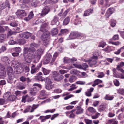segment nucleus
I'll list each match as a JSON object with an SVG mask.
<instances>
[{
	"label": "nucleus",
	"mask_w": 124,
	"mask_h": 124,
	"mask_svg": "<svg viewBox=\"0 0 124 124\" xmlns=\"http://www.w3.org/2000/svg\"><path fill=\"white\" fill-rule=\"evenodd\" d=\"M47 25V24L46 23H44L41 26L40 31H43V29L45 28ZM44 30L45 31V32H44L41 36V39L43 41L44 45L46 46L49 43V33L48 32L46 31V30L44 29Z\"/></svg>",
	"instance_id": "1"
},
{
	"label": "nucleus",
	"mask_w": 124,
	"mask_h": 124,
	"mask_svg": "<svg viewBox=\"0 0 124 124\" xmlns=\"http://www.w3.org/2000/svg\"><path fill=\"white\" fill-rule=\"evenodd\" d=\"M24 59L25 61L27 63H30L32 59H34L33 62L35 63L37 62L39 60L40 57L39 55L37 54H33L28 53L25 54L24 55Z\"/></svg>",
	"instance_id": "2"
},
{
	"label": "nucleus",
	"mask_w": 124,
	"mask_h": 124,
	"mask_svg": "<svg viewBox=\"0 0 124 124\" xmlns=\"http://www.w3.org/2000/svg\"><path fill=\"white\" fill-rule=\"evenodd\" d=\"M38 105L33 104L32 107L30 106H28L24 110V113H26L27 112H32L34 111L35 109L38 107Z\"/></svg>",
	"instance_id": "3"
},
{
	"label": "nucleus",
	"mask_w": 124,
	"mask_h": 124,
	"mask_svg": "<svg viewBox=\"0 0 124 124\" xmlns=\"http://www.w3.org/2000/svg\"><path fill=\"white\" fill-rule=\"evenodd\" d=\"M16 14L18 17L22 18L25 16L27 13L24 10H19L16 13Z\"/></svg>",
	"instance_id": "4"
},
{
	"label": "nucleus",
	"mask_w": 124,
	"mask_h": 124,
	"mask_svg": "<svg viewBox=\"0 0 124 124\" xmlns=\"http://www.w3.org/2000/svg\"><path fill=\"white\" fill-rule=\"evenodd\" d=\"M7 7L8 8H10V4L8 1H7L2 4H0V11L5 9Z\"/></svg>",
	"instance_id": "5"
},
{
	"label": "nucleus",
	"mask_w": 124,
	"mask_h": 124,
	"mask_svg": "<svg viewBox=\"0 0 124 124\" xmlns=\"http://www.w3.org/2000/svg\"><path fill=\"white\" fill-rule=\"evenodd\" d=\"M83 111V109L81 107L78 106L76 107V109L72 110L71 112H74V111H75V114L78 115L82 113Z\"/></svg>",
	"instance_id": "6"
},
{
	"label": "nucleus",
	"mask_w": 124,
	"mask_h": 124,
	"mask_svg": "<svg viewBox=\"0 0 124 124\" xmlns=\"http://www.w3.org/2000/svg\"><path fill=\"white\" fill-rule=\"evenodd\" d=\"M82 60L85 62H88L89 65L90 66L95 65L97 63V61L96 60H95L92 59V60H90L82 59Z\"/></svg>",
	"instance_id": "7"
},
{
	"label": "nucleus",
	"mask_w": 124,
	"mask_h": 124,
	"mask_svg": "<svg viewBox=\"0 0 124 124\" xmlns=\"http://www.w3.org/2000/svg\"><path fill=\"white\" fill-rule=\"evenodd\" d=\"M81 34L79 33L74 32H71L69 36L70 39H75L77 37L80 36Z\"/></svg>",
	"instance_id": "8"
},
{
	"label": "nucleus",
	"mask_w": 124,
	"mask_h": 124,
	"mask_svg": "<svg viewBox=\"0 0 124 124\" xmlns=\"http://www.w3.org/2000/svg\"><path fill=\"white\" fill-rule=\"evenodd\" d=\"M51 58L52 56L51 54L49 53H47L44 59V64H46L49 63Z\"/></svg>",
	"instance_id": "9"
},
{
	"label": "nucleus",
	"mask_w": 124,
	"mask_h": 124,
	"mask_svg": "<svg viewBox=\"0 0 124 124\" xmlns=\"http://www.w3.org/2000/svg\"><path fill=\"white\" fill-rule=\"evenodd\" d=\"M31 35V34L28 32H24L20 34L21 37L26 39H28Z\"/></svg>",
	"instance_id": "10"
},
{
	"label": "nucleus",
	"mask_w": 124,
	"mask_h": 124,
	"mask_svg": "<svg viewBox=\"0 0 124 124\" xmlns=\"http://www.w3.org/2000/svg\"><path fill=\"white\" fill-rule=\"evenodd\" d=\"M114 11V9L113 8H110L107 11L106 13V16L107 18H108L112 14Z\"/></svg>",
	"instance_id": "11"
},
{
	"label": "nucleus",
	"mask_w": 124,
	"mask_h": 124,
	"mask_svg": "<svg viewBox=\"0 0 124 124\" xmlns=\"http://www.w3.org/2000/svg\"><path fill=\"white\" fill-rule=\"evenodd\" d=\"M30 46L29 49L31 51H34L35 50L34 47H38L39 46V45L34 43H32L30 44Z\"/></svg>",
	"instance_id": "12"
},
{
	"label": "nucleus",
	"mask_w": 124,
	"mask_h": 124,
	"mask_svg": "<svg viewBox=\"0 0 124 124\" xmlns=\"http://www.w3.org/2000/svg\"><path fill=\"white\" fill-rule=\"evenodd\" d=\"M49 11V9L47 6H45L42 11L41 15H45L48 13Z\"/></svg>",
	"instance_id": "13"
},
{
	"label": "nucleus",
	"mask_w": 124,
	"mask_h": 124,
	"mask_svg": "<svg viewBox=\"0 0 124 124\" xmlns=\"http://www.w3.org/2000/svg\"><path fill=\"white\" fill-rule=\"evenodd\" d=\"M8 79L9 80L8 81L10 83H12L13 82V80L15 78L14 74L12 73H9L8 74Z\"/></svg>",
	"instance_id": "14"
},
{
	"label": "nucleus",
	"mask_w": 124,
	"mask_h": 124,
	"mask_svg": "<svg viewBox=\"0 0 124 124\" xmlns=\"http://www.w3.org/2000/svg\"><path fill=\"white\" fill-rule=\"evenodd\" d=\"M93 11V10L92 9H88L85 11L83 16H88L92 13Z\"/></svg>",
	"instance_id": "15"
},
{
	"label": "nucleus",
	"mask_w": 124,
	"mask_h": 124,
	"mask_svg": "<svg viewBox=\"0 0 124 124\" xmlns=\"http://www.w3.org/2000/svg\"><path fill=\"white\" fill-rule=\"evenodd\" d=\"M58 23V18L56 16L54 17L53 20L51 22V24L52 25L56 24L57 23Z\"/></svg>",
	"instance_id": "16"
},
{
	"label": "nucleus",
	"mask_w": 124,
	"mask_h": 124,
	"mask_svg": "<svg viewBox=\"0 0 124 124\" xmlns=\"http://www.w3.org/2000/svg\"><path fill=\"white\" fill-rule=\"evenodd\" d=\"M107 107L106 104L100 105L99 107L98 110L99 111L101 112L104 111Z\"/></svg>",
	"instance_id": "17"
},
{
	"label": "nucleus",
	"mask_w": 124,
	"mask_h": 124,
	"mask_svg": "<svg viewBox=\"0 0 124 124\" xmlns=\"http://www.w3.org/2000/svg\"><path fill=\"white\" fill-rule=\"evenodd\" d=\"M20 64L17 61L15 60H13L12 61V65L14 68L16 69L19 65Z\"/></svg>",
	"instance_id": "18"
},
{
	"label": "nucleus",
	"mask_w": 124,
	"mask_h": 124,
	"mask_svg": "<svg viewBox=\"0 0 124 124\" xmlns=\"http://www.w3.org/2000/svg\"><path fill=\"white\" fill-rule=\"evenodd\" d=\"M16 70L17 71L20 73H22L24 71V69L23 68L20 64L18 66V67H16Z\"/></svg>",
	"instance_id": "19"
},
{
	"label": "nucleus",
	"mask_w": 124,
	"mask_h": 124,
	"mask_svg": "<svg viewBox=\"0 0 124 124\" xmlns=\"http://www.w3.org/2000/svg\"><path fill=\"white\" fill-rule=\"evenodd\" d=\"M11 95L10 93L9 92H7L5 93L3 96L4 98L6 100H9Z\"/></svg>",
	"instance_id": "20"
},
{
	"label": "nucleus",
	"mask_w": 124,
	"mask_h": 124,
	"mask_svg": "<svg viewBox=\"0 0 124 124\" xmlns=\"http://www.w3.org/2000/svg\"><path fill=\"white\" fill-rule=\"evenodd\" d=\"M102 82V81L101 80L99 79H96L94 81V83L92 84V86L94 87L99 84L101 83Z\"/></svg>",
	"instance_id": "21"
},
{
	"label": "nucleus",
	"mask_w": 124,
	"mask_h": 124,
	"mask_svg": "<svg viewBox=\"0 0 124 124\" xmlns=\"http://www.w3.org/2000/svg\"><path fill=\"white\" fill-rule=\"evenodd\" d=\"M58 55V53L57 52H55L54 54L51 61L50 62L51 64V65H53L54 62L55 61L56 58Z\"/></svg>",
	"instance_id": "22"
},
{
	"label": "nucleus",
	"mask_w": 124,
	"mask_h": 124,
	"mask_svg": "<svg viewBox=\"0 0 124 124\" xmlns=\"http://www.w3.org/2000/svg\"><path fill=\"white\" fill-rule=\"evenodd\" d=\"M39 69V67L37 66L34 68H32L31 70V73L32 74H33L36 73L38 70Z\"/></svg>",
	"instance_id": "23"
},
{
	"label": "nucleus",
	"mask_w": 124,
	"mask_h": 124,
	"mask_svg": "<svg viewBox=\"0 0 124 124\" xmlns=\"http://www.w3.org/2000/svg\"><path fill=\"white\" fill-rule=\"evenodd\" d=\"M35 78L36 79L41 81H43L44 80L42 79V77L41 75H36L35 76Z\"/></svg>",
	"instance_id": "24"
},
{
	"label": "nucleus",
	"mask_w": 124,
	"mask_h": 124,
	"mask_svg": "<svg viewBox=\"0 0 124 124\" xmlns=\"http://www.w3.org/2000/svg\"><path fill=\"white\" fill-rule=\"evenodd\" d=\"M17 41V42L20 44L23 45L26 43V41L23 39H19Z\"/></svg>",
	"instance_id": "25"
},
{
	"label": "nucleus",
	"mask_w": 124,
	"mask_h": 124,
	"mask_svg": "<svg viewBox=\"0 0 124 124\" xmlns=\"http://www.w3.org/2000/svg\"><path fill=\"white\" fill-rule=\"evenodd\" d=\"M2 60L6 63H9L10 62V60L7 57H4L2 58Z\"/></svg>",
	"instance_id": "26"
},
{
	"label": "nucleus",
	"mask_w": 124,
	"mask_h": 124,
	"mask_svg": "<svg viewBox=\"0 0 124 124\" xmlns=\"http://www.w3.org/2000/svg\"><path fill=\"white\" fill-rule=\"evenodd\" d=\"M70 21V18L68 17H67L64 20L63 24L64 25H66L68 24Z\"/></svg>",
	"instance_id": "27"
},
{
	"label": "nucleus",
	"mask_w": 124,
	"mask_h": 124,
	"mask_svg": "<svg viewBox=\"0 0 124 124\" xmlns=\"http://www.w3.org/2000/svg\"><path fill=\"white\" fill-rule=\"evenodd\" d=\"M42 70L43 73L45 75L48 74L50 72L49 70L43 68H42Z\"/></svg>",
	"instance_id": "28"
},
{
	"label": "nucleus",
	"mask_w": 124,
	"mask_h": 124,
	"mask_svg": "<svg viewBox=\"0 0 124 124\" xmlns=\"http://www.w3.org/2000/svg\"><path fill=\"white\" fill-rule=\"evenodd\" d=\"M103 50L107 52H110V51L113 50L111 47L109 46H107L105 48L103 49Z\"/></svg>",
	"instance_id": "29"
},
{
	"label": "nucleus",
	"mask_w": 124,
	"mask_h": 124,
	"mask_svg": "<svg viewBox=\"0 0 124 124\" xmlns=\"http://www.w3.org/2000/svg\"><path fill=\"white\" fill-rule=\"evenodd\" d=\"M51 32L53 35H55L57 34L58 30L56 28H53Z\"/></svg>",
	"instance_id": "30"
},
{
	"label": "nucleus",
	"mask_w": 124,
	"mask_h": 124,
	"mask_svg": "<svg viewBox=\"0 0 124 124\" xmlns=\"http://www.w3.org/2000/svg\"><path fill=\"white\" fill-rule=\"evenodd\" d=\"M53 77L55 80V78H57L59 76V73L56 71H54L53 72Z\"/></svg>",
	"instance_id": "31"
},
{
	"label": "nucleus",
	"mask_w": 124,
	"mask_h": 124,
	"mask_svg": "<svg viewBox=\"0 0 124 124\" xmlns=\"http://www.w3.org/2000/svg\"><path fill=\"white\" fill-rule=\"evenodd\" d=\"M114 98L113 96H110L109 95H106L104 98V99L107 100H112Z\"/></svg>",
	"instance_id": "32"
},
{
	"label": "nucleus",
	"mask_w": 124,
	"mask_h": 124,
	"mask_svg": "<svg viewBox=\"0 0 124 124\" xmlns=\"http://www.w3.org/2000/svg\"><path fill=\"white\" fill-rule=\"evenodd\" d=\"M71 59L69 58L65 57L64 58L63 62L65 63L71 62Z\"/></svg>",
	"instance_id": "33"
},
{
	"label": "nucleus",
	"mask_w": 124,
	"mask_h": 124,
	"mask_svg": "<svg viewBox=\"0 0 124 124\" xmlns=\"http://www.w3.org/2000/svg\"><path fill=\"white\" fill-rule=\"evenodd\" d=\"M43 52V50L41 49H39L37 50L36 52V54L39 55L41 57V55L42 54Z\"/></svg>",
	"instance_id": "34"
},
{
	"label": "nucleus",
	"mask_w": 124,
	"mask_h": 124,
	"mask_svg": "<svg viewBox=\"0 0 124 124\" xmlns=\"http://www.w3.org/2000/svg\"><path fill=\"white\" fill-rule=\"evenodd\" d=\"M73 65L76 67L79 68L80 69H82L84 70H86V69L85 68H84L81 65H78L76 64H73Z\"/></svg>",
	"instance_id": "35"
},
{
	"label": "nucleus",
	"mask_w": 124,
	"mask_h": 124,
	"mask_svg": "<svg viewBox=\"0 0 124 124\" xmlns=\"http://www.w3.org/2000/svg\"><path fill=\"white\" fill-rule=\"evenodd\" d=\"M13 49L16 52L18 53L21 52V48L19 47L14 48Z\"/></svg>",
	"instance_id": "36"
},
{
	"label": "nucleus",
	"mask_w": 124,
	"mask_h": 124,
	"mask_svg": "<svg viewBox=\"0 0 124 124\" xmlns=\"http://www.w3.org/2000/svg\"><path fill=\"white\" fill-rule=\"evenodd\" d=\"M75 80V77L74 76H70L69 79V81L71 83L73 82Z\"/></svg>",
	"instance_id": "37"
},
{
	"label": "nucleus",
	"mask_w": 124,
	"mask_h": 124,
	"mask_svg": "<svg viewBox=\"0 0 124 124\" xmlns=\"http://www.w3.org/2000/svg\"><path fill=\"white\" fill-rule=\"evenodd\" d=\"M53 87V86L50 84L46 85V89L48 90L51 89Z\"/></svg>",
	"instance_id": "38"
},
{
	"label": "nucleus",
	"mask_w": 124,
	"mask_h": 124,
	"mask_svg": "<svg viewBox=\"0 0 124 124\" xmlns=\"http://www.w3.org/2000/svg\"><path fill=\"white\" fill-rule=\"evenodd\" d=\"M113 82L115 85L116 86H118L120 85L119 82L116 79L114 80L113 81Z\"/></svg>",
	"instance_id": "39"
},
{
	"label": "nucleus",
	"mask_w": 124,
	"mask_h": 124,
	"mask_svg": "<svg viewBox=\"0 0 124 124\" xmlns=\"http://www.w3.org/2000/svg\"><path fill=\"white\" fill-rule=\"evenodd\" d=\"M88 110L91 113H94L95 112V109L93 108L90 107L88 108Z\"/></svg>",
	"instance_id": "40"
},
{
	"label": "nucleus",
	"mask_w": 124,
	"mask_h": 124,
	"mask_svg": "<svg viewBox=\"0 0 124 124\" xmlns=\"http://www.w3.org/2000/svg\"><path fill=\"white\" fill-rule=\"evenodd\" d=\"M16 98V96L14 95H12L10 96L9 100L13 101L15 100Z\"/></svg>",
	"instance_id": "41"
},
{
	"label": "nucleus",
	"mask_w": 124,
	"mask_h": 124,
	"mask_svg": "<svg viewBox=\"0 0 124 124\" xmlns=\"http://www.w3.org/2000/svg\"><path fill=\"white\" fill-rule=\"evenodd\" d=\"M98 75L97 77L99 78H102L104 76V73L102 72H99L98 73Z\"/></svg>",
	"instance_id": "42"
},
{
	"label": "nucleus",
	"mask_w": 124,
	"mask_h": 124,
	"mask_svg": "<svg viewBox=\"0 0 124 124\" xmlns=\"http://www.w3.org/2000/svg\"><path fill=\"white\" fill-rule=\"evenodd\" d=\"M100 115V114L97 113L95 115L92 116L91 117L93 119H96L98 118Z\"/></svg>",
	"instance_id": "43"
},
{
	"label": "nucleus",
	"mask_w": 124,
	"mask_h": 124,
	"mask_svg": "<svg viewBox=\"0 0 124 124\" xmlns=\"http://www.w3.org/2000/svg\"><path fill=\"white\" fill-rule=\"evenodd\" d=\"M113 72V77H117V71L116 69L113 68L112 70Z\"/></svg>",
	"instance_id": "44"
},
{
	"label": "nucleus",
	"mask_w": 124,
	"mask_h": 124,
	"mask_svg": "<svg viewBox=\"0 0 124 124\" xmlns=\"http://www.w3.org/2000/svg\"><path fill=\"white\" fill-rule=\"evenodd\" d=\"M13 71V69L11 67H8L7 70L8 74H9V73H12Z\"/></svg>",
	"instance_id": "45"
},
{
	"label": "nucleus",
	"mask_w": 124,
	"mask_h": 124,
	"mask_svg": "<svg viewBox=\"0 0 124 124\" xmlns=\"http://www.w3.org/2000/svg\"><path fill=\"white\" fill-rule=\"evenodd\" d=\"M116 20L113 19L111 20V25L112 27H114L116 24Z\"/></svg>",
	"instance_id": "46"
},
{
	"label": "nucleus",
	"mask_w": 124,
	"mask_h": 124,
	"mask_svg": "<svg viewBox=\"0 0 124 124\" xmlns=\"http://www.w3.org/2000/svg\"><path fill=\"white\" fill-rule=\"evenodd\" d=\"M45 81L46 83L50 84L51 83V80L47 77L45 78Z\"/></svg>",
	"instance_id": "47"
},
{
	"label": "nucleus",
	"mask_w": 124,
	"mask_h": 124,
	"mask_svg": "<svg viewBox=\"0 0 124 124\" xmlns=\"http://www.w3.org/2000/svg\"><path fill=\"white\" fill-rule=\"evenodd\" d=\"M63 78V76L62 75L58 77L57 78H55V80L57 81H60Z\"/></svg>",
	"instance_id": "48"
},
{
	"label": "nucleus",
	"mask_w": 124,
	"mask_h": 124,
	"mask_svg": "<svg viewBox=\"0 0 124 124\" xmlns=\"http://www.w3.org/2000/svg\"><path fill=\"white\" fill-rule=\"evenodd\" d=\"M71 88L69 89L68 90V91H72L73 90L75 89L76 88V87H75V85L74 84H72V85L70 86Z\"/></svg>",
	"instance_id": "49"
},
{
	"label": "nucleus",
	"mask_w": 124,
	"mask_h": 124,
	"mask_svg": "<svg viewBox=\"0 0 124 124\" xmlns=\"http://www.w3.org/2000/svg\"><path fill=\"white\" fill-rule=\"evenodd\" d=\"M6 37V35L5 34H2L0 35V40H2L4 39Z\"/></svg>",
	"instance_id": "50"
},
{
	"label": "nucleus",
	"mask_w": 124,
	"mask_h": 124,
	"mask_svg": "<svg viewBox=\"0 0 124 124\" xmlns=\"http://www.w3.org/2000/svg\"><path fill=\"white\" fill-rule=\"evenodd\" d=\"M109 43L116 45H118L120 44L121 43L119 41H117L114 42L112 41H109Z\"/></svg>",
	"instance_id": "51"
},
{
	"label": "nucleus",
	"mask_w": 124,
	"mask_h": 124,
	"mask_svg": "<svg viewBox=\"0 0 124 124\" xmlns=\"http://www.w3.org/2000/svg\"><path fill=\"white\" fill-rule=\"evenodd\" d=\"M34 99V98L33 97H29L28 95V96L27 98V101L28 102H31Z\"/></svg>",
	"instance_id": "52"
},
{
	"label": "nucleus",
	"mask_w": 124,
	"mask_h": 124,
	"mask_svg": "<svg viewBox=\"0 0 124 124\" xmlns=\"http://www.w3.org/2000/svg\"><path fill=\"white\" fill-rule=\"evenodd\" d=\"M84 121L87 124H91L92 123V121L88 119H85Z\"/></svg>",
	"instance_id": "53"
},
{
	"label": "nucleus",
	"mask_w": 124,
	"mask_h": 124,
	"mask_svg": "<svg viewBox=\"0 0 124 124\" xmlns=\"http://www.w3.org/2000/svg\"><path fill=\"white\" fill-rule=\"evenodd\" d=\"M59 114L57 113L54 114L52 115L51 117V119L52 120H54L55 118L57 117L59 115Z\"/></svg>",
	"instance_id": "54"
},
{
	"label": "nucleus",
	"mask_w": 124,
	"mask_h": 124,
	"mask_svg": "<svg viewBox=\"0 0 124 124\" xmlns=\"http://www.w3.org/2000/svg\"><path fill=\"white\" fill-rule=\"evenodd\" d=\"M78 72V70L75 69H73L70 71V73L71 74H76Z\"/></svg>",
	"instance_id": "55"
},
{
	"label": "nucleus",
	"mask_w": 124,
	"mask_h": 124,
	"mask_svg": "<svg viewBox=\"0 0 124 124\" xmlns=\"http://www.w3.org/2000/svg\"><path fill=\"white\" fill-rule=\"evenodd\" d=\"M68 31V30L66 29H62L61 30V34L65 33Z\"/></svg>",
	"instance_id": "56"
},
{
	"label": "nucleus",
	"mask_w": 124,
	"mask_h": 124,
	"mask_svg": "<svg viewBox=\"0 0 124 124\" xmlns=\"http://www.w3.org/2000/svg\"><path fill=\"white\" fill-rule=\"evenodd\" d=\"M28 95H26L25 96H23L22 98V101L23 102H25V100L27 101Z\"/></svg>",
	"instance_id": "57"
},
{
	"label": "nucleus",
	"mask_w": 124,
	"mask_h": 124,
	"mask_svg": "<svg viewBox=\"0 0 124 124\" xmlns=\"http://www.w3.org/2000/svg\"><path fill=\"white\" fill-rule=\"evenodd\" d=\"M106 45V43L102 41L100 43L99 46L102 47V48H103L105 46V45Z\"/></svg>",
	"instance_id": "58"
},
{
	"label": "nucleus",
	"mask_w": 124,
	"mask_h": 124,
	"mask_svg": "<svg viewBox=\"0 0 124 124\" xmlns=\"http://www.w3.org/2000/svg\"><path fill=\"white\" fill-rule=\"evenodd\" d=\"M33 85L34 86H36L39 89H40L41 87V85L40 84H39L35 83L33 84Z\"/></svg>",
	"instance_id": "59"
},
{
	"label": "nucleus",
	"mask_w": 124,
	"mask_h": 124,
	"mask_svg": "<svg viewBox=\"0 0 124 124\" xmlns=\"http://www.w3.org/2000/svg\"><path fill=\"white\" fill-rule=\"evenodd\" d=\"M10 25L12 26L15 27L17 26V24L15 21H13L10 24Z\"/></svg>",
	"instance_id": "60"
},
{
	"label": "nucleus",
	"mask_w": 124,
	"mask_h": 124,
	"mask_svg": "<svg viewBox=\"0 0 124 124\" xmlns=\"http://www.w3.org/2000/svg\"><path fill=\"white\" fill-rule=\"evenodd\" d=\"M76 83L78 84H80L81 85H84L85 84V82L84 81H79L76 82Z\"/></svg>",
	"instance_id": "61"
},
{
	"label": "nucleus",
	"mask_w": 124,
	"mask_h": 124,
	"mask_svg": "<svg viewBox=\"0 0 124 124\" xmlns=\"http://www.w3.org/2000/svg\"><path fill=\"white\" fill-rule=\"evenodd\" d=\"M68 71L66 70H61L59 71V72L61 74H64L67 72Z\"/></svg>",
	"instance_id": "62"
},
{
	"label": "nucleus",
	"mask_w": 124,
	"mask_h": 124,
	"mask_svg": "<svg viewBox=\"0 0 124 124\" xmlns=\"http://www.w3.org/2000/svg\"><path fill=\"white\" fill-rule=\"evenodd\" d=\"M113 38L114 40H118L119 39V36L118 35H115L113 36Z\"/></svg>",
	"instance_id": "63"
},
{
	"label": "nucleus",
	"mask_w": 124,
	"mask_h": 124,
	"mask_svg": "<svg viewBox=\"0 0 124 124\" xmlns=\"http://www.w3.org/2000/svg\"><path fill=\"white\" fill-rule=\"evenodd\" d=\"M16 43L15 40L12 39L10 40L8 42V44L10 45H14Z\"/></svg>",
	"instance_id": "64"
}]
</instances>
